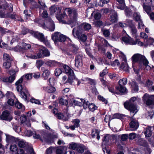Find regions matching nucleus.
Returning <instances> with one entry per match:
<instances>
[{
    "label": "nucleus",
    "instance_id": "obj_52",
    "mask_svg": "<svg viewBox=\"0 0 154 154\" xmlns=\"http://www.w3.org/2000/svg\"><path fill=\"white\" fill-rule=\"evenodd\" d=\"M124 116L122 114L116 113L113 115L112 119H121Z\"/></svg>",
    "mask_w": 154,
    "mask_h": 154
},
{
    "label": "nucleus",
    "instance_id": "obj_45",
    "mask_svg": "<svg viewBox=\"0 0 154 154\" xmlns=\"http://www.w3.org/2000/svg\"><path fill=\"white\" fill-rule=\"evenodd\" d=\"M86 79L91 85H96V82L95 80L92 79L88 78H86Z\"/></svg>",
    "mask_w": 154,
    "mask_h": 154
},
{
    "label": "nucleus",
    "instance_id": "obj_43",
    "mask_svg": "<svg viewBox=\"0 0 154 154\" xmlns=\"http://www.w3.org/2000/svg\"><path fill=\"white\" fill-rule=\"evenodd\" d=\"M15 106L18 109H21V110L24 111L25 110L24 106L19 102H17L15 104Z\"/></svg>",
    "mask_w": 154,
    "mask_h": 154
},
{
    "label": "nucleus",
    "instance_id": "obj_5",
    "mask_svg": "<svg viewBox=\"0 0 154 154\" xmlns=\"http://www.w3.org/2000/svg\"><path fill=\"white\" fill-rule=\"evenodd\" d=\"M13 11L12 5L11 3L8 4L6 2H4L0 5V17H5L7 13Z\"/></svg>",
    "mask_w": 154,
    "mask_h": 154
},
{
    "label": "nucleus",
    "instance_id": "obj_57",
    "mask_svg": "<svg viewBox=\"0 0 154 154\" xmlns=\"http://www.w3.org/2000/svg\"><path fill=\"white\" fill-rule=\"evenodd\" d=\"M77 147V144L76 143H72L69 145V148L70 149L74 150Z\"/></svg>",
    "mask_w": 154,
    "mask_h": 154
},
{
    "label": "nucleus",
    "instance_id": "obj_31",
    "mask_svg": "<svg viewBox=\"0 0 154 154\" xmlns=\"http://www.w3.org/2000/svg\"><path fill=\"white\" fill-rule=\"evenodd\" d=\"M41 69L43 72V73L42 74V76L44 78V79H46L48 78L50 74V72L48 69H45L44 67H42Z\"/></svg>",
    "mask_w": 154,
    "mask_h": 154
},
{
    "label": "nucleus",
    "instance_id": "obj_48",
    "mask_svg": "<svg viewBox=\"0 0 154 154\" xmlns=\"http://www.w3.org/2000/svg\"><path fill=\"white\" fill-rule=\"evenodd\" d=\"M135 20L138 21L141 20L140 18V16L139 13L137 12H134L133 14Z\"/></svg>",
    "mask_w": 154,
    "mask_h": 154
},
{
    "label": "nucleus",
    "instance_id": "obj_15",
    "mask_svg": "<svg viewBox=\"0 0 154 154\" xmlns=\"http://www.w3.org/2000/svg\"><path fill=\"white\" fill-rule=\"evenodd\" d=\"M49 10L51 14H55L57 15L60 13L61 8L55 5H53L49 8Z\"/></svg>",
    "mask_w": 154,
    "mask_h": 154
},
{
    "label": "nucleus",
    "instance_id": "obj_3",
    "mask_svg": "<svg viewBox=\"0 0 154 154\" xmlns=\"http://www.w3.org/2000/svg\"><path fill=\"white\" fill-rule=\"evenodd\" d=\"M22 82V78H20L16 82L17 90V91L20 92V95L22 98L25 101L28 100L29 99L30 94L27 89L23 88L21 84Z\"/></svg>",
    "mask_w": 154,
    "mask_h": 154
},
{
    "label": "nucleus",
    "instance_id": "obj_47",
    "mask_svg": "<svg viewBox=\"0 0 154 154\" xmlns=\"http://www.w3.org/2000/svg\"><path fill=\"white\" fill-rule=\"evenodd\" d=\"M88 108L90 111L93 112L96 109L97 107L94 104L91 103L89 105Z\"/></svg>",
    "mask_w": 154,
    "mask_h": 154
},
{
    "label": "nucleus",
    "instance_id": "obj_41",
    "mask_svg": "<svg viewBox=\"0 0 154 154\" xmlns=\"http://www.w3.org/2000/svg\"><path fill=\"white\" fill-rule=\"evenodd\" d=\"M11 66L10 61H6L3 63V66L5 69H8L10 68Z\"/></svg>",
    "mask_w": 154,
    "mask_h": 154
},
{
    "label": "nucleus",
    "instance_id": "obj_39",
    "mask_svg": "<svg viewBox=\"0 0 154 154\" xmlns=\"http://www.w3.org/2000/svg\"><path fill=\"white\" fill-rule=\"evenodd\" d=\"M85 149V147L83 145H78V152H79L80 153H83Z\"/></svg>",
    "mask_w": 154,
    "mask_h": 154
},
{
    "label": "nucleus",
    "instance_id": "obj_64",
    "mask_svg": "<svg viewBox=\"0 0 154 154\" xmlns=\"http://www.w3.org/2000/svg\"><path fill=\"white\" fill-rule=\"evenodd\" d=\"M53 148L52 147H51L48 148L46 150V153L45 154H51L52 152V149Z\"/></svg>",
    "mask_w": 154,
    "mask_h": 154
},
{
    "label": "nucleus",
    "instance_id": "obj_29",
    "mask_svg": "<svg viewBox=\"0 0 154 154\" xmlns=\"http://www.w3.org/2000/svg\"><path fill=\"white\" fill-rule=\"evenodd\" d=\"M18 145L20 147L24 148L25 147H26V151L28 149V146L31 147L28 145L27 143H26V142L23 140L19 141L18 143Z\"/></svg>",
    "mask_w": 154,
    "mask_h": 154
},
{
    "label": "nucleus",
    "instance_id": "obj_30",
    "mask_svg": "<svg viewBox=\"0 0 154 154\" xmlns=\"http://www.w3.org/2000/svg\"><path fill=\"white\" fill-rule=\"evenodd\" d=\"M72 50L69 51L68 50L64 51V54L68 55H72L73 54H76L77 53V49L76 48L73 47V46Z\"/></svg>",
    "mask_w": 154,
    "mask_h": 154
},
{
    "label": "nucleus",
    "instance_id": "obj_11",
    "mask_svg": "<svg viewBox=\"0 0 154 154\" xmlns=\"http://www.w3.org/2000/svg\"><path fill=\"white\" fill-rule=\"evenodd\" d=\"M143 100L147 106L153 104H154V95L145 94L143 97Z\"/></svg>",
    "mask_w": 154,
    "mask_h": 154
},
{
    "label": "nucleus",
    "instance_id": "obj_35",
    "mask_svg": "<svg viewBox=\"0 0 154 154\" xmlns=\"http://www.w3.org/2000/svg\"><path fill=\"white\" fill-rule=\"evenodd\" d=\"M56 116L59 119H62L63 120L66 121L68 120V118L67 117H65L63 116L62 113L61 112L58 113Z\"/></svg>",
    "mask_w": 154,
    "mask_h": 154
},
{
    "label": "nucleus",
    "instance_id": "obj_12",
    "mask_svg": "<svg viewBox=\"0 0 154 154\" xmlns=\"http://www.w3.org/2000/svg\"><path fill=\"white\" fill-rule=\"evenodd\" d=\"M11 114L8 110L4 111L0 116V119L3 120L10 122L13 119Z\"/></svg>",
    "mask_w": 154,
    "mask_h": 154
},
{
    "label": "nucleus",
    "instance_id": "obj_22",
    "mask_svg": "<svg viewBox=\"0 0 154 154\" xmlns=\"http://www.w3.org/2000/svg\"><path fill=\"white\" fill-rule=\"evenodd\" d=\"M33 137L35 139H40L41 137L44 138L45 133L43 131H38L34 132Z\"/></svg>",
    "mask_w": 154,
    "mask_h": 154
},
{
    "label": "nucleus",
    "instance_id": "obj_28",
    "mask_svg": "<svg viewBox=\"0 0 154 154\" xmlns=\"http://www.w3.org/2000/svg\"><path fill=\"white\" fill-rule=\"evenodd\" d=\"M60 34L59 32H55L52 35L51 38L54 42L59 41Z\"/></svg>",
    "mask_w": 154,
    "mask_h": 154
},
{
    "label": "nucleus",
    "instance_id": "obj_50",
    "mask_svg": "<svg viewBox=\"0 0 154 154\" xmlns=\"http://www.w3.org/2000/svg\"><path fill=\"white\" fill-rule=\"evenodd\" d=\"M72 122L74 123V125L70 126L69 128L73 130L75 129V127H77V119H75L74 120L72 121Z\"/></svg>",
    "mask_w": 154,
    "mask_h": 154
},
{
    "label": "nucleus",
    "instance_id": "obj_49",
    "mask_svg": "<svg viewBox=\"0 0 154 154\" xmlns=\"http://www.w3.org/2000/svg\"><path fill=\"white\" fill-rule=\"evenodd\" d=\"M62 72V71L60 68L56 69L54 71L55 75L56 76H59Z\"/></svg>",
    "mask_w": 154,
    "mask_h": 154
},
{
    "label": "nucleus",
    "instance_id": "obj_17",
    "mask_svg": "<svg viewBox=\"0 0 154 154\" xmlns=\"http://www.w3.org/2000/svg\"><path fill=\"white\" fill-rule=\"evenodd\" d=\"M75 79V77L73 76H68V79L66 75L62 77V82L63 84L69 83L71 85L72 84L73 79Z\"/></svg>",
    "mask_w": 154,
    "mask_h": 154
},
{
    "label": "nucleus",
    "instance_id": "obj_37",
    "mask_svg": "<svg viewBox=\"0 0 154 154\" xmlns=\"http://www.w3.org/2000/svg\"><path fill=\"white\" fill-rule=\"evenodd\" d=\"M131 87L134 91H137L138 90V85L134 81H132L131 83Z\"/></svg>",
    "mask_w": 154,
    "mask_h": 154
},
{
    "label": "nucleus",
    "instance_id": "obj_19",
    "mask_svg": "<svg viewBox=\"0 0 154 154\" xmlns=\"http://www.w3.org/2000/svg\"><path fill=\"white\" fill-rule=\"evenodd\" d=\"M129 67L127 64L126 59L125 58H124L122 60L120 66V69L124 71L128 72Z\"/></svg>",
    "mask_w": 154,
    "mask_h": 154
},
{
    "label": "nucleus",
    "instance_id": "obj_60",
    "mask_svg": "<svg viewBox=\"0 0 154 154\" xmlns=\"http://www.w3.org/2000/svg\"><path fill=\"white\" fill-rule=\"evenodd\" d=\"M153 82L152 81L148 80L146 82V86L149 88V89H150V88L151 86L153 84Z\"/></svg>",
    "mask_w": 154,
    "mask_h": 154
},
{
    "label": "nucleus",
    "instance_id": "obj_55",
    "mask_svg": "<svg viewBox=\"0 0 154 154\" xmlns=\"http://www.w3.org/2000/svg\"><path fill=\"white\" fill-rule=\"evenodd\" d=\"M104 35L106 37H109L110 35V32L108 29H104L103 30Z\"/></svg>",
    "mask_w": 154,
    "mask_h": 154
},
{
    "label": "nucleus",
    "instance_id": "obj_44",
    "mask_svg": "<svg viewBox=\"0 0 154 154\" xmlns=\"http://www.w3.org/2000/svg\"><path fill=\"white\" fill-rule=\"evenodd\" d=\"M44 63V62L43 61L41 60H37L36 61V67L39 69Z\"/></svg>",
    "mask_w": 154,
    "mask_h": 154
},
{
    "label": "nucleus",
    "instance_id": "obj_24",
    "mask_svg": "<svg viewBox=\"0 0 154 154\" xmlns=\"http://www.w3.org/2000/svg\"><path fill=\"white\" fill-rule=\"evenodd\" d=\"M112 14L110 17V21L112 23L116 22L118 20V16L116 12L114 11H112Z\"/></svg>",
    "mask_w": 154,
    "mask_h": 154
},
{
    "label": "nucleus",
    "instance_id": "obj_20",
    "mask_svg": "<svg viewBox=\"0 0 154 154\" xmlns=\"http://www.w3.org/2000/svg\"><path fill=\"white\" fill-rule=\"evenodd\" d=\"M63 68L64 69L65 73L68 76H73L75 77L73 71L67 65H63Z\"/></svg>",
    "mask_w": 154,
    "mask_h": 154
},
{
    "label": "nucleus",
    "instance_id": "obj_51",
    "mask_svg": "<svg viewBox=\"0 0 154 154\" xmlns=\"http://www.w3.org/2000/svg\"><path fill=\"white\" fill-rule=\"evenodd\" d=\"M125 11V15L126 16L128 17L131 16L132 15V13L128 8L126 7Z\"/></svg>",
    "mask_w": 154,
    "mask_h": 154
},
{
    "label": "nucleus",
    "instance_id": "obj_25",
    "mask_svg": "<svg viewBox=\"0 0 154 154\" xmlns=\"http://www.w3.org/2000/svg\"><path fill=\"white\" fill-rule=\"evenodd\" d=\"M152 133L151 127L148 126L144 130V134L146 137H150L152 136Z\"/></svg>",
    "mask_w": 154,
    "mask_h": 154
},
{
    "label": "nucleus",
    "instance_id": "obj_13",
    "mask_svg": "<svg viewBox=\"0 0 154 154\" xmlns=\"http://www.w3.org/2000/svg\"><path fill=\"white\" fill-rule=\"evenodd\" d=\"M91 26L90 24L84 23L79 25L78 27V32H82L84 31H88L91 29Z\"/></svg>",
    "mask_w": 154,
    "mask_h": 154
},
{
    "label": "nucleus",
    "instance_id": "obj_27",
    "mask_svg": "<svg viewBox=\"0 0 154 154\" xmlns=\"http://www.w3.org/2000/svg\"><path fill=\"white\" fill-rule=\"evenodd\" d=\"M13 50L15 51L19 52L20 53L23 54L25 51L23 48L22 43L20 45H17L13 48Z\"/></svg>",
    "mask_w": 154,
    "mask_h": 154
},
{
    "label": "nucleus",
    "instance_id": "obj_2",
    "mask_svg": "<svg viewBox=\"0 0 154 154\" xmlns=\"http://www.w3.org/2000/svg\"><path fill=\"white\" fill-rule=\"evenodd\" d=\"M42 16L45 18V22L41 25L42 27L45 29H48L50 31H54L55 29L54 23L51 18L48 16V14L46 11H43Z\"/></svg>",
    "mask_w": 154,
    "mask_h": 154
},
{
    "label": "nucleus",
    "instance_id": "obj_23",
    "mask_svg": "<svg viewBox=\"0 0 154 154\" xmlns=\"http://www.w3.org/2000/svg\"><path fill=\"white\" fill-rule=\"evenodd\" d=\"M38 3L39 5H37V4H35L34 7L39 8L41 10H44L46 6L45 4L44 0H38Z\"/></svg>",
    "mask_w": 154,
    "mask_h": 154
},
{
    "label": "nucleus",
    "instance_id": "obj_6",
    "mask_svg": "<svg viewBox=\"0 0 154 154\" xmlns=\"http://www.w3.org/2000/svg\"><path fill=\"white\" fill-rule=\"evenodd\" d=\"M50 55V53L45 48L42 46L39 48V52L34 55H31L29 57L32 59H37L44 57H48Z\"/></svg>",
    "mask_w": 154,
    "mask_h": 154
},
{
    "label": "nucleus",
    "instance_id": "obj_40",
    "mask_svg": "<svg viewBox=\"0 0 154 154\" xmlns=\"http://www.w3.org/2000/svg\"><path fill=\"white\" fill-rule=\"evenodd\" d=\"M45 64L50 67L55 66L56 64V62L53 60L47 61L45 62Z\"/></svg>",
    "mask_w": 154,
    "mask_h": 154
},
{
    "label": "nucleus",
    "instance_id": "obj_18",
    "mask_svg": "<svg viewBox=\"0 0 154 154\" xmlns=\"http://www.w3.org/2000/svg\"><path fill=\"white\" fill-rule=\"evenodd\" d=\"M32 34L34 37L41 42L44 41L45 39L44 34L42 33L38 32L33 31Z\"/></svg>",
    "mask_w": 154,
    "mask_h": 154
},
{
    "label": "nucleus",
    "instance_id": "obj_53",
    "mask_svg": "<svg viewBox=\"0 0 154 154\" xmlns=\"http://www.w3.org/2000/svg\"><path fill=\"white\" fill-rule=\"evenodd\" d=\"M109 0H100L98 4L100 6H103L104 4H107Z\"/></svg>",
    "mask_w": 154,
    "mask_h": 154
},
{
    "label": "nucleus",
    "instance_id": "obj_9",
    "mask_svg": "<svg viewBox=\"0 0 154 154\" xmlns=\"http://www.w3.org/2000/svg\"><path fill=\"white\" fill-rule=\"evenodd\" d=\"M60 103L62 105H66L68 104V101L74 106L77 104V101L74 100V97L72 95H69L68 97V100L62 98L60 100Z\"/></svg>",
    "mask_w": 154,
    "mask_h": 154
},
{
    "label": "nucleus",
    "instance_id": "obj_38",
    "mask_svg": "<svg viewBox=\"0 0 154 154\" xmlns=\"http://www.w3.org/2000/svg\"><path fill=\"white\" fill-rule=\"evenodd\" d=\"M3 59L4 60H9L10 61L13 60V59L11 58L9 54L5 53L3 54Z\"/></svg>",
    "mask_w": 154,
    "mask_h": 154
},
{
    "label": "nucleus",
    "instance_id": "obj_32",
    "mask_svg": "<svg viewBox=\"0 0 154 154\" xmlns=\"http://www.w3.org/2000/svg\"><path fill=\"white\" fill-rule=\"evenodd\" d=\"M9 73L10 74L12 73H13L12 75H11L8 78L9 79V83H11L15 79L16 75L15 73V71L14 70H12L10 71H9Z\"/></svg>",
    "mask_w": 154,
    "mask_h": 154
},
{
    "label": "nucleus",
    "instance_id": "obj_56",
    "mask_svg": "<svg viewBox=\"0 0 154 154\" xmlns=\"http://www.w3.org/2000/svg\"><path fill=\"white\" fill-rule=\"evenodd\" d=\"M10 150L12 152L16 151L17 149V147L16 145H12L10 146Z\"/></svg>",
    "mask_w": 154,
    "mask_h": 154
},
{
    "label": "nucleus",
    "instance_id": "obj_61",
    "mask_svg": "<svg viewBox=\"0 0 154 154\" xmlns=\"http://www.w3.org/2000/svg\"><path fill=\"white\" fill-rule=\"evenodd\" d=\"M60 36L59 39V41L60 42H64L66 41V38L65 35L60 34Z\"/></svg>",
    "mask_w": 154,
    "mask_h": 154
},
{
    "label": "nucleus",
    "instance_id": "obj_16",
    "mask_svg": "<svg viewBox=\"0 0 154 154\" xmlns=\"http://www.w3.org/2000/svg\"><path fill=\"white\" fill-rule=\"evenodd\" d=\"M130 128L131 130L135 131L137 129L139 126L138 121L135 119H132L129 123Z\"/></svg>",
    "mask_w": 154,
    "mask_h": 154
},
{
    "label": "nucleus",
    "instance_id": "obj_62",
    "mask_svg": "<svg viewBox=\"0 0 154 154\" xmlns=\"http://www.w3.org/2000/svg\"><path fill=\"white\" fill-rule=\"evenodd\" d=\"M98 99L102 101V102H104L105 104H107V101L103 97H102L101 95H99L98 96Z\"/></svg>",
    "mask_w": 154,
    "mask_h": 154
},
{
    "label": "nucleus",
    "instance_id": "obj_10",
    "mask_svg": "<svg viewBox=\"0 0 154 154\" xmlns=\"http://www.w3.org/2000/svg\"><path fill=\"white\" fill-rule=\"evenodd\" d=\"M127 83V79L126 78H124L120 79L119 81V86L116 87V89L120 92L125 93L126 91V88L124 86Z\"/></svg>",
    "mask_w": 154,
    "mask_h": 154
},
{
    "label": "nucleus",
    "instance_id": "obj_34",
    "mask_svg": "<svg viewBox=\"0 0 154 154\" xmlns=\"http://www.w3.org/2000/svg\"><path fill=\"white\" fill-rule=\"evenodd\" d=\"M100 131L97 129H93L92 130L91 135L93 137H94L95 136H97V138L99 140L100 136H99Z\"/></svg>",
    "mask_w": 154,
    "mask_h": 154
},
{
    "label": "nucleus",
    "instance_id": "obj_4",
    "mask_svg": "<svg viewBox=\"0 0 154 154\" xmlns=\"http://www.w3.org/2000/svg\"><path fill=\"white\" fill-rule=\"evenodd\" d=\"M139 100L140 99L137 98V97H132L128 101L124 103V105L125 108L130 111L131 115L134 116L137 112V110L134 103L136 101Z\"/></svg>",
    "mask_w": 154,
    "mask_h": 154
},
{
    "label": "nucleus",
    "instance_id": "obj_33",
    "mask_svg": "<svg viewBox=\"0 0 154 154\" xmlns=\"http://www.w3.org/2000/svg\"><path fill=\"white\" fill-rule=\"evenodd\" d=\"M47 92L49 93L54 92L56 91L55 88L52 86H49L46 88H43Z\"/></svg>",
    "mask_w": 154,
    "mask_h": 154
},
{
    "label": "nucleus",
    "instance_id": "obj_8",
    "mask_svg": "<svg viewBox=\"0 0 154 154\" xmlns=\"http://www.w3.org/2000/svg\"><path fill=\"white\" fill-rule=\"evenodd\" d=\"M122 40L125 45H134L137 44L140 46H142L143 44V43L140 42L139 39H136L134 41L130 37H123L122 38Z\"/></svg>",
    "mask_w": 154,
    "mask_h": 154
},
{
    "label": "nucleus",
    "instance_id": "obj_42",
    "mask_svg": "<svg viewBox=\"0 0 154 154\" xmlns=\"http://www.w3.org/2000/svg\"><path fill=\"white\" fill-rule=\"evenodd\" d=\"M131 28L132 34L133 35V36H134L135 37H137V30L136 28L133 26L131 27Z\"/></svg>",
    "mask_w": 154,
    "mask_h": 154
},
{
    "label": "nucleus",
    "instance_id": "obj_26",
    "mask_svg": "<svg viewBox=\"0 0 154 154\" xmlns=\"http://www.w3.org/2000/svg\"><path fill=\"white\" fill-rule=\"evenodd\" d=\"M7 142L9 143H13L17 141V139L13 136L10 135H6Z\"/></svg>",
    "mask_w": 154,
    "mask_h": 154
},
{
    "label": "nucleus",
    "instance_id": "obj_36",
    "mask_svg": "<svg viewBox=\"0 0 154 154\" xmlns=\"http://www.w3.org/2000/svg\"><path fill=\"white\" fill-rule=\"evenodd\" d=\"M32 73H27L23 75L20 78H22V81L25 79L27 80H29L32 78Z\"/></svg>",
    "mask_w": 154,
    "mask_h": 154
},
{
    "label": "nucleus",
    "instance_id": "obj_59",
    "mask_svg": "<svg viewBox=\"0 0 154 154\" xmlns=\"http://www.w3.org/2000/svg\"><path fill=\"white\" fill-rule=\"evenodd\" d=\"M7 29L0 27V32L2 34H5L6 33H8L10 32V31H7Z\"/></svg>",
    "mask_w": 154,
    "mask_h": 154
},
{
    "label": "nucleus",
    "instance_id": "obj_1",
    "mask_svg": "<svg viewBox=\"0 0 154 154\" xmlns=\"http://www.w3.org/2000/svg\"><path fill=\"white\" fill-rule=\"evenodd\" d=\"M68 14L70 19L71 22L73 23L76 22L77 21V10L76 8H73L71 9L69 8H66L65 10L64 13L56 16L57 19L60 22L63 23L66 22L65 20L67 18L66 13Z\"/></svg>",
    "mask_w": 154,
    "mask_h": 154
},
{
    "label": "nucleus",
    "instance_id": "obj_7",
    "mask_svg": "<svg viewBox=\"0 0 154 154\" xmlns=\"http://www.w3.org/2000/svg\"><path fill=\"white\" fill-rule=\"evenodd\" d=\"M131 59L133 64L138 62L140 64L143 63V65L147 66L149 63L145 57L139 54H134L132 57Z\"/></svg>",
    "mask_w": 154,
    "mask_h": 154
},
{
    "label": "nucleus",
    "instance_id": "obj_63",
    "mask_svg": "<svg viewBox=\"0 0 154 154\" xmlns=\"http://www.w3.org/2000/svg\"><path fill=\"white\" fill-rule=\"evenodd\" d=\"M87 38V36L85 34H83L81 35L80 39L82 41L85 42Z\"/></svg>",
    "mask_w": 154,
    "mask_h": 154
},
{
    "label": "nucleus",
    "instance_id": "obj_21",
    "mask_svg": "<svg viewBox=\"0 0 154 154\" xmlns=\"http://www.w3.org/2000/svg\"><path fill=\"white\" fill-rule=\"evenodd\" d=\"M8 17L12 19H13L15 21H22L23 20L19 16L16 15L14 13L13 14H11L9 13H8L6 14L5 17Z\"/></svg>",
    "mask_w": 154,
    "mask_h": 154
},
{
    "label": "nucleus",
    "instance_id": "obj_58",
    "mask_svg": "<svg viewBox=\"0 0 154 154\" xmlns=\"http://www.w3.org/2000/svg\"><path fill=\"white\" fill-rule=\"evenodd\" d=\"M84 100H85L83 99L78 98V106H82L84 102Z\"/></svg>",
    "mask_w": 154,
    "mask_h": 154
},
{
    "label": "nucleus",
    "instance_id": "obj_14",
    "mask_svg": "<svg viewBox=\"0 0 154 154\" xmlns=\"http://www.w3.org/2000/svg\"><path fill=\"white\" fill-rule=\"evenodd\" d=\"M142 6L143 9L149 16L150 19L152 20H154V13L152 11L151 7L146 5L145 3H143Z\"/></svg>",
    "mask_w": 154,
    "mask_h": 154
},
{
    "label": "nucleus",
    "instance_id": "obj_54",
    "mask_svg": "<svg viewBox=\"0 0 154 154\" xmlns=\"http://www.w3.org/2000/svg\"><path fill=\"white\" fill-rule=\"evenodd\" d=\"M30 101L32 103H35L36 104H40L41 103L38 100L35 99L34 98H32L30 100Z\"/></svg>",
    "mask_w": 154,
    "mask_h": 154
},
{
    "label": "nucleus",
    "instance_id": "obj_46",
    "mask_svg": "<svg viewBox=\"0 0 154 154\" xmlns=\"http://www.w3.org/2000/svg\"><path fill=\"white\" fill-rule=\"evenodd\" d=\"M22 44L23 45V48L25 52L26 50L30 48L31 47V46L29 44H26L24 42H23Z\"/></svg>",
    "mask_w": 154,
    "mask_h": 154
}]
</instances>
